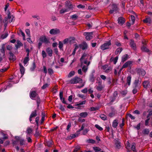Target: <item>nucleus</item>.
<instances>
[{
  "instance_id": "8",
  "label": "nucleus",
  "mask_w": 152,
  "mask_h": 152,
  "mask_svg": "<svg viewBox=\"0 0 152 152\" xmlns=\"http://www.w3.org/2000/svg\"><path fill=\"white\" fill-rule=\"evenodd\" d=\"M39 40L40 41L45 44H48L50 42L49 39L47 38L45 36L41 37L39 38Z\"/></svg>"
},
{
  "instance_id": "31",
  "label": "nucleus",
  "mask_w": 152,
  "mask_h": 152,
  "mask_svg": "<svg viewBox=\"0 0 152 152\" xmlns=\"http://www.w3.org/2000/svg\"><path fill=\"white\" fill-rule=\"evenodd\" d=\"M37 115V110H35L31 113L30 116H31V117H34L36 116Z\"/></svg>"
},
{
  "instance_id": "58",
  "label": "nucleus",
  "mask_w": 152,
  "mask_h": 152,
  "mask_svg": "<svg viewBox=\"0 0 152 152\" xmlns=\"http://www.w3.org/2000/svg\"><path fill=\"white\" fill-rule=\"evenodd\" d=\"M98 110V108L97 107H91L90 108V110L92 111H95Z\"/></svg>"
},
{
  "instance_id": "5",
  "label": "nucleus",
  "mask_w": 152,
  "mask_h": 152,
  "mask_svg": "<svg viewBox=\"0 0 152 152\" xmlns=\"http://www.w3.org/2000/svg\"><path fill=\"white\" fill-rule=\"evenodd\" d=\"M82 81V80L81 78L77 77H75L71 79L69 82L71 84H76Z\"/></svg>"
},
{
  "instance_id": "3",
  "label": "nucleus",
  "mask_w": 152,
  "mask_h": 152,
  "mask_svg": "<svg viewBox=\"0 0 152 152\" xmlns=\"http://www.w3.org/2000/svg\"><path fill=\"white\" fill-rule=\"evenodd\" d=\"M111 44L110 41H109L102 45L100 46V48L103 50L108 49Z\"/></svg>"
},
{
  "instance_id": "18",
  "label": "nucleus",
  "mask_w": 152,
  "mask_h": 152,
  "mask_svg": "<svg viewBox=\"0 0 152 152\" xmlns=\"http://www.w3.org/2000/svg\"><path fill=\"white\" fill-rule=\"evenodd\" d=\"M93 149L95 152H104L102 151L101 148L97 147H93Z\"/></svg>"
},
{
  "instance_id": "33",
  "label": "nucleus",
  "mask_w": 152,
  "mask_h": 152,
  "mask_svg": "<svg viewBox=\"0 0 152 152\" xmlns=\"http://www.w3.org/2000/svg\"><path fill=\"white\" fill-rule=\"evenodd\" d=\"M68 11L69 10L68 9H62L60 10V13L61 14H63Z\"/></svg>"
},
{
  "instance_id": "56",
  "label": "nucleus",
  "mask_w": 152,
  "mask_h": 152,
  "mask_svg": "<svg viewBox=\"0 0 152 152\" xmlns=\"http://www.w3.org/2000/svg\"><path fill=\"white\" fill-rule=\"evenodd\" d=\"M87 142L89 143H94L95 142V141L92 139H89L87 140Z\"/></svg>"
},
{
  "instance_id": "1",
  "label": "nucleus",
  "mask_w": 152,
  "mask_h": 152,
  "mask_svg": "<svg viewBox=\"0 0 152 152\" xmlns=\"http://www.w3.org/2000/svg\"><path fill=\"white\" fill-rule=\"evenodd\" d=\"M88 57L86 53H84L80 59L81 66L82 67V70L85 72H87L88 66L90 64V61L87 62V59Z\"/></svg>"
},
{
  "instance_id": "17",
  "label": "nucleus",
  "mask_w": 152,
  "mask_h": 152,
  "mask_svg": "<svg viewBox=\"0 0 152 152\" xmlns=\"http://www.w3.org/2000/svg\"><path fill=\"white\" fill-rule=\"evenodd\" d=\"M117 114V112L116 110L114 109L112 110L111 112L109 113V116L110 117H113L114 116Z\"/></svg>"
},
{
  "instance_id": "53",
  "label": "nucleus",
  "mask_w": 152,
  "mask_h": 152,
  "mask_svg": "<svg viewBox=\"0 0 152 152\" xmlns=\"http://www.w3.org/2000/svg\"><path fill=\"white\" fill-rule=\"evenodd\" d=\"M135 20V17L134 16L131 15V20L132 23V24H133Z\"/></svg>"
},
{
  "instance_id": "35",
  "label": "nucleus",
  "mask_w": 152,
  "mask_h": 152,
  "mask_svg": "<svg viewBox=\"0 0 152 152\" xmlns=\"http://www.w3.org/2000/svg\"><path fill=\"white\" fill-rule=\"evenodd\" d=\"M132 150L134 151V152H136V149L135 147V145L134 143H133L131 146ZM127 152H131L130 151H128Z\"/></svg>"
},
{
  "instance_id": "26",
  "label": "nucleus",
  "mask_w": 152,
  "mask_h": 152,
  "mask_svg": "<svg viewBox=\"0 0 152 152\" xmlns=\"http://www.w3.org/2000/svg\"><path fill=\"white\" fill-rule=\"evenodd\" d=\"M118 124V121L117 120H114L112 124V126L113 127L116 128Z\"/></svg>"
},
{
  "instance_id": "2",
  "label": "nucleus",
  "mask_w": 152,
  "mask_h": 152,
  "mask_svg": "<svg viewBox=\"0 0 152 152\" xmlns=\"http://www.w3.org/2000/svg\"><path fill=\"white\" fill-rule=\"evenodd\" d=\"M30 96L32 99H35L37 101V107H38L39 106L40 100L36 92L33 91H31L30 93Z\"/></svg>"
},
{
  "instance_id": "32",
  "label": "nucleus",
  "mask_w": 152,
  "mask_h": 152,
  "mask_svg": "<svg viewBox=\"0 0 152 152\" xmlns=\"http://www.w3.org/2000/svg\"><path fill=\"white\" fill-rule=\"evenodd\" d=\"M140 82L139 80H136L134 82V85L135 87L138 86L140 84Z\"/></svg>"
},
{
  "instance_id": "7",
  "label": "nucleus",
  "mask_w": 152,
  "mask_h": 152,
  "mask_svg": "<svg viewBox=\"0 0 152 152\" xmlns=\"http://www.w3.org/2000/svg\"><path fill=\"white\" fill-rule=\"evenodd\" d=\"M98 85L96 86V88L99 91H102L104 88V86L102 84V82L99 81L98 83Z\"/></svg>"
},
{
  "instance_id": "52",
  "label": "nucleus",
  "mask_w": 152,
  "mask_h": 152,
  "mask_svg": "<svg viewBox=\"0 0 152 152\" xmlns=\"http://www.w3.org/2000/svg\"><path fill=\"white\" fill-rule=\"evenodd\" d=\"M25 32L29 37H31L30 30L29 29H26L25 30Z\"/></svg>"
},
{
  "instance_id": "36",
  "label": "nucleus",
  "mask_w": 152,
  "mask_h": 152,
  "mask_svg": "<svg viewBox=\"0 0 152 152\" xmlns=\"http://www.w3.org/2000/svg\"><path fill=\"white\" fill-rule=\"evenodd\" d=\"M131 76H129L127 77V83L128 85L129 86L130 84L131 81Z\"/></svg>"
},
{
  "instance_id": "27",
  "label": "nucleus",
  "mask_w": 152,
  "mask_h": 152,
  "mask_svg": "<svg viewBox=\"0 0 152 152\" xmlns=\"http://www.w3.org/2000/svg\"><path fill=\"white\" fill-rule=\"evenodd\" d=\"M17 44L16 45V47L18 48L20 46H22V44L19 40H17L16 42Z\"/></svg>"
},
{
  "instance_id": "29",
  "label": "nucleus",
  "mask_w": 152,
  "mask_h": 152,
  "mask_svg": "<svg viewBox=\"0 0 152 152\" xmlns=\"http://www.w3.org/2000/svg\"><path fill=\"white\" fill-rule=\"evenodd\" d=\"M4 49H5V45H4V44H3L2 45L1 48L0 49V52L3 54V56H4V53H5Z\"/></svg>"
},
{
  "instance_id": "6",
  "label": "nucleus",
  "mask_w": 152,
  "mask_h": 152,
  "mask_svg": "<svg viewBox=\"0 0 152 152\" xmlns=\"http://www.w3.org/2000/svg\"><path fill=\"white\" fill-rule=\"evenodd\" d=\"M83 35L85 36L87 40H89L92 38L93 32H85L83 33Z\"/></svg>"
},
{
  "instance_id": "60",
  "label": "nucleus",
  "mask_w": 152,
  "mask_h": 152,
  "mask_svg": "<svg viewBox=\"0 0 152 152\" xmlns=\"http://www.w3.org/2000/svg\"><path fill=\"white\" fill-rule=\"evenodd\" d=\"M59 108L62 111H64L65 109L63 106L61 104L59 105Z\"/></svg>"
},
{
  "instance_id": "63",
  "label": "nucleus",
  "mask_w": 152,
  "mask_h": 152,
  "mask_svg": "<svg viewBox=\"0 0 152 152\" xmlns=\"http://www.w3.org/2000/svg\"><path fill=\"white\" fill-rule=\"evenodd\" d=\"M7 50H10L12 48V47L11 45H8L7 46Z\"/></svg>"
},
{
  "instance_id": "22",
  "label": "nucleus",
  "mask_w": 152,
  "mask_h": 152,
  "mask_svg": "<svg viewBox=\"0 0 152 152\" xmlns=\"http://www.w3.org/2000/svg\"><path fill=\"white\" fill-rule=\"evenodd\" d=\"M143 87L145 88H148L150 86L149 83L147 81L144 82L143 83Z\"/></svg>"
},
{
  "instance_id": "11",
  "label": "nucleus",
  "mask_w": 152,
  "mask_h": 152,
  "mask_svg": "<svg viewBox=\"0 0 152 152\" xmlns=\"http://www.w3.org/2000/svg\"><path fill=\"white\" fill-rule=\"evenodd\" d=\"M137 72L140 75L144 76L145 74V70L141 69H138L137 70Z\"/></svg>"
},
{
  "instance_id": "15",
  "label": "nucleus",
  "mask_w": 152,
  "mask_h": 152,
  "mask_svg": "<svg viewBox=\"0 0 152 152\" xmlns=\"http://www.w3.org/2000/svg\"><path fill=\"white\" fill-rule=\"evenodd\" d=\"M10 57L9 59L10 60H12L13 61H14L15 60V57L14 54L11 52H10L9 53Z\"/></svg>"
},
{
  "instance_id": "57",
  "label": "nucleus",
  "mask_w": 152,
  "mask_h": 152,
  "mask_svg": "<svg viewBox=\"0 0 152 152\" xmlns=\"http://www.w3.org/2000/svg\"><path fill=\"white\" fill-rule=\"evenodd\" d=\"M16 141H14L13 142V145H16L17 144L18 141L19 137H16Z\"/></svg>"
},
{
  "instance_id": "38",
  "label": "nucleus",
  "mask_w": 152,
  "mask_h": 152,
  "mask_svg": "<svg viewBox=\"0 0 152 152\" xmlns=\"http://www.w3.org/2000/svg\"><path fill=\"white\" fill-rule=\"evenodd\" d=\"M29 60V57H26L24 58V59L23 62L24 64V65L26 64H27V63L28 62Z\"/></svg>"
},
{
  "instance_id": "61",
  "label": "nucleus",
  "mask_w": 152,
  "mask_h": 152,
  "mask_svg": "<svg viewBox=\"0 0 152 152\" xmlns=\"http://www.w3.org/2000/svg\"><path fill=\"white\" fill-rule=\"evenodd\" d=\"M88 89L86 88H85L81 90V92L84 93H86L87 92Z\"/></svg>"
},
{
  "instance_id": "20",
  "label": "nucleus",
  "mask_w": 152,
  "mask_h": 152,
  "mask_svg": "<svg viewBox=\"0 0 152 152\" xmlns=\"http://www.w3.org/2000/svg\"><path fill=\"white\" fill-rule=\"evenodd\" d=\"M116 148L118 149H120L121 148L120 143V142L117 140H115V141Z\"/></svg>"
},
{
  "instance_id": "37",
  "label": "nucleus",
  "mask_w": 152,
  "mask_h": 152,
  "mask_svg": "<svg viewBox=\"0 0 152 152\" xmlns=\"http://www.w3.org/2000/svg\"><path fill=\"white\" fill-rule=\"evenodd\" d=\"M8 22V18L7 17H6L5 18V19L3 21L4 23V26H6Z\"/></svg>"
},
{
  "instance_id": "9",
  "label": "nucleus",
  "mask_w": 152,
  "mask_h": 152,
  "mask_svg": "<svg viewBox=\"0 0 152 152\" xmlns=\"http://www.w3.org/2000/svg\"><path fill=\"white\" fill-rule=\"evenodd\" d=\"M60 32V30L57 28L52 29L50 31V34L53 35L57 34L59 33Z\"/></svg>"
},
{
  "instance_id": "30",
  "label": "nucleus",
  "mask_w": 152,
  "mask_h": 152,
  "mask_svg": "<svg viewBox=\"0 0 152 152\" xmlns=\"http://www.w3.org/2000/svg\"><path fill=\"white\" fill-rule=\"evenodd\" d=\"M143 21L144 23H150L151 21V19L149 18H146L145 19L143 20Z\"/></svg>"
},
{
  "instance_id": "41",
  "label": "nucleus",
  "mask_w": 152,
  "mask_h": 152,
  "mask_svg": "<svg viewBox=\"0 0 152 152\" xmlns=\"http://www.w3.org/2000/svg\"><path fill=\"white\" fill-rule=\"evenodd\" d=\"M141 50L143 51L148 52L149 51V50L145 46H143L142 47Z\"/></svg>"
},
{
  "instance_id": "12",
  "label": "nucleus",
  "mask_w": 152,
  "mask_h": 152,
  "mask_svg": "<svg viewBox=\"0 0 152 152\" xmlns=\"http://www.w3.org/2000/svg\"><path fill=\"white\" fill-rule=\"evenodd\" d=\"M66 7L68 8V9H70L73 8V6L71 3L69 1H66L65 2Z\"/></svg>"
},
{
  "instance_id": "55",
  "label": "nucleus",
  "mask_w": 152,
  "mask_h": 152,
  "mask_svg": "<svg viewBox=\"0 0 152 152\" xmlns=\"http://www.w3.org/2000/svg\"><path fill=\"white\" fill-rule=\"evenodd\" d=\"M90 80L91 81H92V82L94 81V76L93 74H92L90 75Z\"/></svg>"
},
{
  "instance_id": "21",
  "label": "nucleus",
  "mask_w": 152,
  "mask_h": 152,
  "mask_svg": "<svg viewBox=\"0 0 152 152\" xmlns=\"http://www.w3.org/2000/svg\"><path fill=\"white\" fill-rule=\"evenodd\" d=\"M87 47L88 46L87 43L86 42H84L80 46V48L82 50H84L87 49Z\"/></svg>"
},
{
  "instance_id": "24",
  "label": "nucleus",
  "mask_w": 152,
  "mask_h": 152,
  "mask_svg": "<svg viewBox=\"0 0 152 152\" xmlns=\"http://www.w3.org/2000/svg\"><path fill=\"white\" fill-rule=\"evenodd\" d=\"M20 66V70L22 74H23L24 71L25 69L23 66L20 64H19Z\"/></svg>"
},
{
  "instance_id": "64",
  "label": "nucleus",
  "mask_w": 152,
  "mask_h": 152,
  "mask_svg": "<svg viewBox=\"0 0 152 152\" xmlns=\"http://www.w3.org/2000/svg\"><path fill=\"white\" fill-rule=\"evenodd\" d=\"M48 86V84L47 83H46L42 86V88L43 89H45Z\"/></svg>"
},
{
  "instance_id": "51",
  "label": "nucleus",
  "mask_w": 152,
  "mask_h": 152,
  "mask_svg": "<svg viewBox=\"0 0 152 152\" xmlns=\"http://www.w3.org/2000/svg\"><path fill=\"white\" fill-rule=\"evenodd\" d=\"M95 126L97 129L100 131H102L103 129L102 127H100L98 124H96L95 125Z\"/></svg>"
},
{
  "instance_id": "48",
  "label": "nucleus",
  "mask_w": 152,
  "mask_h": 152,
  "mask_svg": "<svg viewBox=\"0 0 152 152\" xmlns=\"http://www.w3.org/2000/svg\"><path fill=\"white\" fill-rule=\"evenodd\" d=\"M63 47V43L61 41L59 42V48L60 49H61Z\"/></svg>"
},
{
  "instance_id": "62",
  "label": "nucleus",
  "mask_w": 152,
  "mask_h": 152,
  "mask_svg": "<svg viewBox=\"0 0 152 152\" xmlns=\"http://www.w3.org/2000/svg\"><path fill=\"white\" fill-rule=\"evenodd\" d=\"M52 141H48L47 142V145L49 147L52 144Z\"/></svg>"
},
{
  "instance_id": "23",
  "label": "nucleus",
  "mask_w": 152,
  "mask_h": 152,
  "mask_svg": "<svg viewBox=\"0 0 152 152\" xmlns=\"http://www.w3.org/2000/svg\"><path fill=\"white\" fill-rule=\"evenodd\" d=\"M129 58V56L128 54H126L123 56L122 58V61L123 62Z\"/></svg>"
},
{
  "instance_id": "40",
  "label": "nucleus",
  "mask_w": 152,
  "mask_h": 152,
  "mask_svg": "<svg viewBox=\"0 0 152 152\" xmlns=\"http://www.w3.org/2000/svg\"><path fill=\"white\" fill-rule=\"evenodd\" d=\"M149 133V130L148 129H145L143 131V133L144 134H147Z\"/></svg>"
},
{
  "instance_id": "43",
  "label": "nucleus",
  "mask_w": 152,
  "mask_h": 152,
  "mask_svg": "<svg viewBox=\"0 0 152 152\" xmlns=\"http://www.w3.org/2000/svg\"><path fill=\"white\" fill-rule=\"evenodd\" d=\"M18 141L20 142V145H22L25 144L24 140L23 139H19Z\"/></svg>"
},
{
  "instance_id": "49",
  "label": "nucleus",
  "mask_w": 152,
  "mask_h": 152,
  "mask_svg": "<svg viewBox=\"0 0 152 152\" xmlns=\"http://www.w3.org/2000/svg\"><path fill=\"white\" fill-rule=\"evenodd\" d=\"M42 56L44 58L46 57L47 55L44 50H42Z\"/></svg>"
},
{
  "instance_id": "46",
  "label": "nucleus",
  "mask_w": 152,
  "mask_h": 152,
  "mask_svg": "<svg viewBox=\"0 0 152 152\" xmlns=\"http://www.w3.org/2000/svg\"><path fill=\"white\" fill-rule=\"evenodd\" d=\"M74 74L75 72L74 71H71L70 72L68 76L69 77H70L74 75Z\"/></svg>"
},
{
  "instance_id": "13",
  "label": "nucleus",
  "mask_w": 152,
  "mask_h": 152,
  "mask_svg": "<svg viewBox=\"0 0 152 152\" xmlns=\"http://www.w3.org/2000/svg\"><path fill=\"white\" fill-rule=\"evenodd\" d=\"M130 45L131 47L134 50H135L136 49V44L134 43V41L132 40H131Z\"/></svg>"
},
{
  "instance_id": "47",
  "label": "nucleus",
  "mask_w": 152,
  "mask_h": 152,
  "mask_svg": "<svg viewBox=\"0 0 152 152\" xmlns=\"http://www.w3.org/2000/svg\"><path fill=\"white\" fill-rule=\"evenodd\" d=\"M20 32L21 34V35L23 37V39L24 40H26L25 34L23 32L22 30L20 31Z\"/></svg>"
},
{
  "instance_id": "14",
  "label": "nucleus",
  "mask_w": 152,
  "mask_h": 152,
  "mask_svg": "<svg viewBox=\"0 0 152 152\" xmlns=\"http://www.w3.org/2000/svg\"><path fill=\"white\" fill-rule=\"evenodd\" d=\"M118 23L121 25H123L125 22L124 19L122 17H120L118 19Z\"/></svg>"
},
{
  "instance_id": "54",
  "label": "nucleus",
  "mask_w": 152,
  "mask_h": 152,
  "mask_svg": "<svg viewBox=\"0 0 152 152\" xmlns=\"http://www.w3.org/2000/svg\"><path fill=\"white\" fill-rule=\"evenodd\" d=\"M35 68H36V65H35V63H33V66H32V67L31 68L30 70L31 71H34V70Z\"/></svg>"
},
{
  "instance_id": "19",
  "label": "nucleus",
  "mask_w": 152,
  "mask_h": 152,
  "mask_svg": "<svg viewBox=\"0 0 152 152\" xmlns=\"http://www.w3.org/2000/svg\"><path fill=\"white\" fill-rule=\"evenodd\" d=\"M46 51L48 54L49 56L51 57L52 55V50L50 48H47L46 49Z\"/></svg>"
},
{
  "instance_id": "28",
  "label": "nucleus",
  "mask_w": 152,
  "mask_h": 152,
  "mask_svg": "<svg viewBox=\"0 0 152 152\" xmlns=\"http://www.w3.org/2000/svg\"><path fill=\"white\" fill-rule=\"evenodd\" d=\"M113 6L115 8V10L112 9L110 11V13L111 14L113 13L114 12L116 11L117 10V7L116 5H114Z\"/></svg>"
},
{
  "instance_id": "4",
  "label": "nucleus",
  "mask_w": 152,
  "mask_h": 152,
  "mask_svg": "<svg viewBox=\"0 0 152 152\" xmlns=\"http://www.w3.org/2000/svg\"><path fill=\"white\" fill-rule=\"evenodd\" d=\"M75 40V38L74 37H70L68 38L65 39L63 41L64 44H66L69 43L70 44L73 43Z\"/></svg>"
},
{
  "instance_id": "25",
  "label": "nucleus",
  "mask_w": 152,
  "mask_h": 152,
  "mask_svg": "<svg viewBox=\"0 0 152 152\" xmlns=\"http://www.w3.org/2000/svg\"><path fill=\"white\" fill-rule=\"evenodd\" d=\"M12 17H12L11 15L10 12H9L8 14V16L7 17L8 19V22L10 23L12 21Z\"/></svg>"
},
{
  "instance_id": "42",
  "label": "nucleus",
  "mask_w": 152,
  "mask_h": 152,
  "mask_svg": "<svg viewBox=\"0 0 152 152\" xmlns=\"http://www.w3.org/2000/svg\"><path fill=\"white\" fill-rule=\"evenodd\" d=\"M118 56H116L115 58H114L113 59H112V58H111V60L112 61H113V62H114V63L115 64L116 63V62L117 61V60H118Z\"/></svg>"
},
{
  "instance_id": "34",
  "label": "nucleus",
  "mask_w": 152,
  "mask_h": 152,
  "mask_svg": "<svg viewBox=\"0 0 152 152\" xmlns=\"http://www.w3.org/2000/svg\"><path fill=\"white\" fill-rule=\"evenodd\" d=\"M122 48H118L117 49L115 52V54H119L122 51Z\"/></svg>"
},
{
  "instance_id": "50",
  "label": "nucleus",
  "mask_w": 152,
  "mask_h": 152,
  "mask_svg": "<svg viewBox=\"0 0 152 152\" xmlns=\"http://www.w3.org/2000/svg\"><path fill=\"white\" fill-rule=\"evenodd\" d=\"M32 129L31 128L28 127L27 129V130L26 131V132L28 134H30L32 132Z\"/></svg>"
},
{
  "instance_id": "59",
  "label": "nucleus",
  "mask_w": 152,
  "mask_h": 152,
  "mask_svg": "<svg viewBox=\"0 0 152 152\" xmlns=\"http://www.w3.org/2000/svg\"><path fill=\"white\" fill-rule=\"evenodd\" d=\"M80 147L79 146L76 147L74 149L73 152H77L80 149Z\"/></svg>"
},
{
  "instance_id": "10",
  "label": "nucleus",
  "mask_w": 152,
  "mask_h": 152,
  "mask_svg": "<svg viewBox=\"0 0 152 152\" xmlns=\"http://www.w3.org/2000/svg\"><path fill=\"white\" fill-rule=\"evenodd\" d=\"M132 65V62L131 61H128L126 62L122 66V68L130 67Z\"/></svg>"
},
{
  "instance_id": "44",
  "label": "nucleus",
  "mask_w": 152,
  "mask_h": 152,
  "mask_svg": "<svg viewBox=\"0 0 152 152\" xmlns=\"http://www.w3.org/2000/svg\"><path fill=\"white\" fill-rule=\"evenodd\" d=\"M100 116L101 118L104 120H105L107 119V117L104 115L101 114Z\"/></svg>"
},
{
  "instance_id": "45",
  "label": "nucleus",
  "mask_w": 152,
  "mask_h": 152,
  "mask_svg": "<svg viewBox=\"0 0 152 152\" xmlns=\"http://www.w3.org/2000/svg\"><path fill=\"white\" fill-rule=\"evenodd\" d=\"M8 35V34L7 33H6L3 34L1 37V38L2 39H4L6 38Z\"/></svg>"
},
{
  "instance_id": "39",
  "label": "nucleus",
  "mask_w": 152,
  "mask_h": 152,
  "mask_svg": "<svg viewBox=\"0 0 152 152\" xmlns=\"http://www.w3.org/2000/svg\"><path fill=\"white\" fill-rule=\"evenodd\" d=\"M70 18L73 20H75L78 18V16L76 14L70 16Z\"/></svg>"
},
{
  "instance_id": "16",
  "label": "nucleus",
  "mask_w": 152,
  "mask_h": 152,
  "mask_svg": "<svg viewBox=\"0 0 152 152\" xmlns=\"http://www.w3.org/2000/svg\"><path fill=\"white\" fill-rule=\"evenodd\" d=\"M79 115L81 118H85L88 116V113L86 112H82Z\"/></svg>"
}]
</instances>
